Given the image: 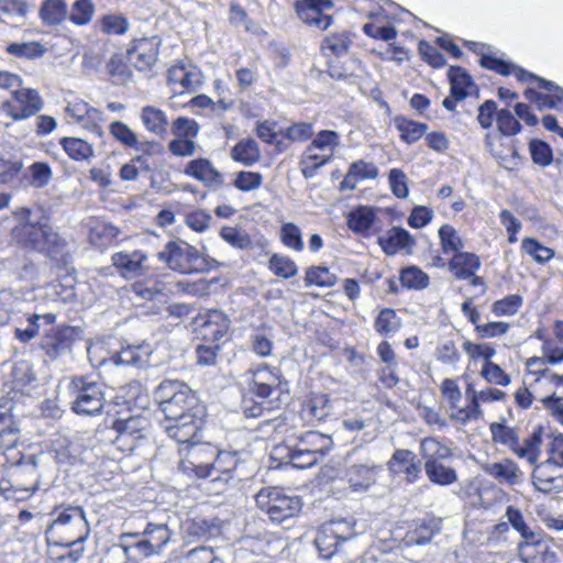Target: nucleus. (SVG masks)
Instances as JSON below:
<instances>
[{
	"label": "nucleus",
	"instance_id": "37998d69",
	"mask_svg": "<svg viewBox=\"0 0 563 563\" xmlns=\"http://www.w3.org/2000/svg\"><path fill=\"white\" fill-rule=\"evenodd\" d=\"M67 16V5L63 0H45L40 8V18L47 25H58Z\"/></svg>",
	"mask_w": 563,
	"mask_h": 563
},
{
	"label": "nucleus",
	"instance_id": "7ed1b4c3",
	"mask_svg": "<svg viewBox=\"0 0 563 563\" xmlns=\"http://www.w3.org/2000/svg\"><path fill=\"white\" fill-rule=\"evenodd\" d=\"M470 47L473 51H477L481 47V65L484 68L494 70L503 76L514 75L519 81L527 82L530 80L538 81L539 87L548 90L550 93H541V99L537 107L539 110L543 109H563V88L554 84L553 81L538 77L537 75L515 65L514 63L504 60L501 58L492 56L483 52L484 45L478 43H470Z\"/></svg>",
	"mask_w": 563,
	"mask_h": 563
},
{
	"label": "nucleus",
	"instance_id": "f8f14e48",
	"mask_svg": "<svg viewBox=\"0 0 563 563\" xmlns=\"http://www.w3.org/2000/svg\"><path fill=\"white\" fill-rule=\"evenodd\" d=\"M202 79L201 70L189 62H177L167 70V85L174 95L195 92Z\"/></svg>",
	"mask_w": 563,
	"mask_h": 563
},
{
	"label": "nucleus",
	"instance_id": "5701e85b",
	"mask_svg": "<svg viewBox=\"0 0 563 563\" xmlns=\"http://www.w3.org/2000/svg\"><path fill=\"white\" fill-rule=\"evenodd\" d=\"M561 467L549 461L534 464L532 472L534 487L545 494L560 492L563 487V477L560 474Z\"/></svg>",
	"mask_w": 563,
	"mask_h": 563
},
{
	"label": "nucleus",
	"instance_id": "0e129e2a",
	"mask_svg": "<svg viewBox=\"0 0 563 563\" xmlns=\"http://www.w3.org/2000/svg\"><path fill=\"white\" fill-rule=\"evenodd\" d=\"M7 52L11 55L34 59L41 57L45 49L41 44L36 42H27V43H12L7 47Z\"/></svg>",
	"mask_w": 563,
	"mask_h": 563
},
{
	"label": "nucleus",
	"instance_id": "7c9ffc66",
	"mask_svg": "<svg viewBox=\"0 0 563 563\" xmlns=\"http://www.w3.org/2000/svg\"><path fill=\"white\" fill-rule=\"evenodd\" d=\"M377 220L376 210L368 206H360L346 216V225L354 233L366 236Z\"/></svg>",
	"mask_w": 563,
	"mask_h": 563
},
{
	"label": "nucleus",
	"instance_id": "338daca9",
	"mask_svg": "<svg viewBox=\"0 0 563 563\" xmlns=\"http://www.w3.org/2000/svg\"><path fill=\"white\" fill-rule=\"evenodd\" d=\"M172 133L174 136L196 139L199 134V124L186 117H178L172 123Z\"/></svg>",
	"mask_w": 563,
	"mask_h": 563
},
{
	"label": "nucleus",
	"instance_id": "4d7b16f0",
	"mask_svg": "<svg viewBox=\"0 0 563 563\" xmlns=\"http://www.w3.org/2000/svg\"><path fill=\"white\" fill-rule=\"evenodd\" d=\"M350 44L351 38L347 33H334L323 40L321 49L325 55L328 54L327 52H330L335 56H340L347 52Z\"/></svg>",
	"mask_w": 563,
	"mask_h": 563
},
{
	"label": "nucleus",
	"instance_id": "f03ea898",
	"mask_svg": "<svg viewBox=\"0 0 563 563\" xmlns=\"http://www.w3.org/2000/svg\"><path fill=\"white\" fill-rule=\"evenodd\" d=\"M15 224L10 230V243L23 250L45 253L51 257L60 254L65 240L47 222L32 219V210L16 208L13 212Z\"/></svg>",
	"mask_w": 563,
	"mask_h": 563
},
{
	"label": "nucleus",
	"instance_id": "dca6fc26",
	"mask_svg": "<svg viewBox=\"0 0 563 563\" xmlns=\"http://www.w3.org/2000/svg\"><path fill=\"white\" fill-rule=\"evenodd\" d=\"M65 112L69 123L78 124L82 129L88 130L98 136L103 135V130L101 128L103 114L100 110L91 107L88 102L79 99L69 101Z\"/></svg>",
	"mask_w": 563,
	"mask_h": 563
},
{
	"label": "nucleus",
	"instance_id": "774afa93",
	"mask_svg": "<svg viewBox=\"0 0 563 563\" xmlns=\"http://www.w3.org/2000/svg\"><path fill=\"white\" fill-rule=\"evenodd\" d=\"M180 563H223L213 552L211 548L199 547L189 550L183 558Z\"/></svg>",
	"mask_w": 563,
	"mask_h": 563
},
{
	"label": "nucleus",
	"instance_id": "79ce46f5",
	"mask_svg": "<svg viewBox=\"0 0 563 563\" xmlns=\"http://www.w3.org/2000/svg\"><path fill=\"white\" fill-rule=\"evenodd\" d=\"M540 432L534 431L523 440L522 444L520 443L519 438L511 452L520 459H526L531 465H534L540 457Z\"/></svg>",
	"mask_w": 563,
	"mask_h": 563
},
{
	"label": "nucleus",
	"instance_id": "c03bdc74",
	"mask_svg": "<svg viewBox=\"0 0 563 563\" xmlns=\"http://www.w3.org/2000/svg\"><path fill=\"white\" fill-rule=\"evenodd\" d=\"M60 145L74 161H86L93 156V147L80 137H63Z\"/></svg>",
	"mask_w": 563,
	"mask_h": 563
},
{
	"label": "nucleus",
	"instance_id": "f3484780",
	"mask_svg": "<svg viewBox=\"0 0 563 563\" xmlns=\"http://www.w3.org/2000/svg\"><path fill=\"white\" fill-rule=\"evenodd\" d=\"M332 7L331 0H298L295 4L298 16L305 23L322 31L332 24V16L325 14Z\"/></svg>",
	"mask_w": 563,
	"mask_h": 563
},
{
	"label": "nucleus",
	"instance_id": "c85d7f7f",
	"mask_svg": "<svg viewBox=\"0 0 563 563\" xmlns=\"http://www.w3.org/2000/svg\"><path fill=\"white\" fill-rule=\"evenodd\" d=\"M67 333V328H57L44 334L41 340V349L49 360H56L69 350Z\"/></svg>",
	"mask_w": 563,
	"mask_h": 563
},
{
	"label": "nucleus",
	"instance_id": "f704fd0d",
	"mask_svg": "<svg viewBox=\"0 0 563 563\" xmlns=\"http://www.w3.org/2000/svg\"><path fill=\"white\" fill-rule=\"evenodd\" d=\"M89 241L96 246H107L120 234V229L110 222L93 219L88 222Z\"/></svg>",
	"mask_w": 563,
	"mask_h": 563
},
{
	"label": "nucleus",
	"instance_id": "3c124183",
	"mask_svg": "<svg viewBox=\"0 0 563 563\" xmlns=\"http://www.w3.org/2000/svg\"><path fill=\"white\" fill-rule=\"evenodd\" d=\"M439 239L444 254L462 252L463 242L457 231L450 224H443L439 229Z\"/></svg>",
	"mask_w": 563,
	"mask_h": 563
},
{
	"label": "nucleus",
	"instance_id": "b1692460",
	"mask_svg": "<svg viewBox=\"0 0 563 563\" xmlns=\"http://www.w3.org/2000/svg\"><path fill=\"white\" fill-rule=\"evenodd\" d=\"M389 467L395 474L402 475L408 483H415L420 478L421 462L410 450H396L389 461Z\"/></svg>",
	"mask_w": 563,
	"mask_h": 563
},
{
	"label": "nucleus",
	"instance_id": "4be33fe9",
	"mask_svg": "<svg viewBox=\"0 0 563 563\" xmlns=\"http://www.w3.org/2000/svg\"><path fill=\"white\" fill-rule=\"evenodd\" d=\"M533 385L537 400L544 402L550 399L563 396V375H558L548 368H533Z\"/></svg>",
	"mask_w": 563,
	"mask_h": 563
},
{
	"label": "nucleus",
	"instance_id": "c9c22d12",
	"mask_svg": "<svg viewBox=\"0 0 563 563\" xmlns=\"http://www.w3.org/2000/svg\"><path fill=\"white\" fill-rule=\"evenodd\" d=\"M506 394L503 390L496 388H486L473 395V404H468V409L460 411L461 416L465 419L478 420L483 416L481 404H487L493 401L504 400Z\"/></svg>",
	"mask_w": 563,
	"mask_h": 563
},
{
	"label": "nucleus",
	"instance_id": "ea45409f",
	"mask_svg": "<svg viewBox=\"0 0 563 563\" xmlns=\"http://www.w3.org/2000/svg\"><path fill=\"white\" fill-rule=\"evenodd\" d=\"M489 432L495 444L506 446L510 451H512L519 439L517 429L510 427L505 419L490 423Z\"/></svg>",
	"mask_w": 563,
	"mask_h": 563
},
{
	"label": "nucleus",
	"instance_id": "2eb2a0df",
	"mask_svg": "<svg viewBox=\"0 0 563 563\" xmlns=\"http://www.w3.org/2000/svg\"><path fill=\"white\" fill-rule=\"evenodd\" d=\"M297 446L300 453L303 452L307 461H298L300 455H291V464L297 468H307L318 463L329 452L332 439L318 431H309L300 438Z\"/></svg>",
	"mask_w": 563,
	"mask_h": 563
},
{
	"label": "nucleus",
	"instance_id": "1a4fd4ad",
	"mask_svg": "<svg viewBox=\"0 0 563 563\" xmlns=\"http://www.w3.org/2000/svg\"><path fill=\"white\" fill-rule=\"evenodd\" d=\"M43 99L37 90L20 88L12 91L11 99L0 104V115L13 121L26 120L43 109Z\"/></svg>",
	"mask_w": 563,
	"mask_h": 563
},
{
	"label": "nucleus",
	"instance_id": "cd10ccee",
	"mask_svg": "<svg viewBox=\"0 0 563 563\" xmlns=\"http://www.w3.org/2000/svg\"><path fill=\"white\" fill-rule=\"evenodd\" d=\"M379 467L374 464H354L347 472L346 477L350 487L354 492H365L375 482Z\"/></svg>",
	"mask_w": 563,
	"mask_h": 563
},
{
	"label": "nucleus",
	"instance_id": "13d9d810",
	"mask_svg": "<svg viewBox=\"0 0 563 563\" xmlns=\"http://www.w3.org/2000/svg\"><path fill=\"white\" fill-rule=\"evenodd\" d=\"M506 517L512 528L518 531L522 538L521 542H529L536 538L540 532H536L529 529L525 522L521 511L512 506H509L506 510Z\"/></svg>",
	"mask_w": 563,
	"mask_h": 563
},
{
	"label": "nucleus",
	"instance_id": "052dcab7",
	"mask_svg": "<svg viewBox=\"0 0 563 563\" xmlns=\"http://www.w3.org/2000/svg\"><path fill=\"white\" fill-rule=\"evenodd\" d=\"M521 247L523 252L530 255L536 262L544 263L554 256V251L540 244L533 238H526L522 240Z\"/></svg>",
	"mask_w": 563,
	"mask_h": 563
},
{
	"label": "nucleus",
	"instance_id": "6e6d98bb",
	"mask_svg": "<svg viewBox=\"0 0 563 563\" xmlns=\"http://www.w3.org/2000/svg\"><path fill=\"white\" fill-rule=\"evenodd\" d=\"M220 236L231 246L246 250L252 246L251 236L244 231L235 227H223Z\"/></svg>",
	"mask_w": 563,
	"mask_h": 563
},
{
	"label": "nucleus",
	"instance_id": "5fc2aeb1",
	"mask_svg": "<svg viewBox=\"0 0 563 563\" xmlns=\"http://www.w3.org/2000/svg\"><path fill=\"white\" fill-rule=\"evenodd\" d=\"M400 282L410 289H423L429 284V276L419 267L409 266L401 271Z\"/></svg>",
	"mask_w": 563,
	"mask_h": 563
},
{
	"label": "nucleus",
	"instance_id": "393cba45",
	"mask_svg": "<svg viewBox=\"0 0 563 563\" xmlns=\"http://www.w3.org/2000/svg\"><path fill=\"white\" fill-rule=\"evenodd\" d=\"M482 470L498 483L511 486L518 484L522 475L518 464L511 459L485 463Z\"/></svg>",
	"mask_w": 563,
	"mask_h": 563
},
{
	"label": "nucleus",
	"instance_id": "a19ab883",
	"mask_svg": "<svg viewBox=\"0 0 563 563\" xmlns=\"http://www.w3.org/2000/svg\"><path fill=\"white\" fill-rule=\"evenodd\" d=\"M151 354L150 346L128 345L120 352L110 356V361L117 365H140L145 362L146 356Z\"/></svg>",
	"mask_w": 563,
	"mask_h": 563
},
{
	"label": "nucleus",
	"instance_id": "bf43d9fd",
	"mask_svg": "<svg viewBox=\"0 0 563 563\" xmlns=\"http://www.w3.org/2000/svg\"><path fill=\"white\" fill-rule=\"evenodd\" d=\"M280 240L283 244L296 252L303 250V241L300 229L292 222L284 223L280 228Z\"/></svg>",
	"mask_w": 563,
	"mask_h": 563
},
{
	"label": "nucleus",
	"instance_id": "e2e57ef3",
	"mask_svg": "<svg viewBox=\"0 0 563 563\" xmlns=\"http://www.w3.org/2000/svg\"><path fill=\"white\" fill-rule=\"evenodd\" d=\"M481 376L487 383L499 386H508L511 382L510 376L499 365L493 362H484Z\"/></svg>",
	"mask_w": 563,
	"mask_h": 563
},
{
	"label": "nucleus",
	"instance_id": "0eeeda50",
	"mask_svg": "<svg viewBox=\"0 0 563 563\" xmlns=\"http://www.w3.org/2000/svg\"><path fill=\"white\" fill-rule=\"evenodd\" d=\"M73 409L77 415L95 416L106 402L102 385L86 377H75L71 383Z\"/></svg>",
	"mask_w": 563,
	"mask_h": 563
},
{
	"label": "nucleus",
	"instance_id": "2f4dec72",
	"mask_svg": "<svg viewBox=\"0 0 563 563\" xmlns=\"http://www.w3.org/2000/svg\"><path fill=\"white\" fill-rule=\"evenodd\" d=\"M239 465L236 453L229 451H218L211 466L212 482L228 483L232 478V473Z\"/></svg>",
	"mask_w": 563,
	"mask_h": 563
},
{
	"label": "nucleus",
	"instance_id": "a878e982",
	"mask_svg": "<svg viewBox=\"0 0 563 563\" xmlns=\"http://www.w3.org/2000/svg\"><path fill=\"white\" fill-rule=\"evenodd\" d=\"M184 173L206 186H218L222 183L220 172L207 158H196L188 162Z\"/></svg>",
	"mask_w": 563,
	"mask_h": 563
},
{
	"label": "nucleus",
	"instance_id": "9d476101",
	"mask_svg": "<svg viewBox=\"0 0 563 563\" xmlns=\"http://www.w3.org/2000/svg\"><path fill=\"white\" fill-rule=\"evenodd\" d=\"M57 516L48 530L67 537L66 543L74 544L84 541L89 534V526L81 507L68 506L56 509Z\"/></svg>",
	"mask_w": 563,
	"mask_h": 563
},
{
	"label": "nucleus",
	"instance_id": "e433bc0d",
	"mask_svg": "<svg viewBox=\"0 0 563 563\" xmlns=\"http://www.w3.org/2000/svg\"><path fill=\"white\" fill-rule=\"evenodd\" d=\"M450 79V93L456 100H464L471 95L474 82L471 76L461 67L452 66L448 71Z\"/></svg>",
	"mask_w": 563,
	"mask_h": 563
},
{
	"label": "nucleus",
	"instance_id": "bb28decb",
	"mask_svg": "<svg viewBox=\"0 0 563 563\" xmlns=\"http://www.w3.org/2000/svg\"><path fill=\"white\" fill-rule=\"evenodd\" d=\"M441 393L449 402L450 418L460 424H466L470 419H465L461 416L460 411L468 409V404L461 406L462 393L455 379L445 378L441 384Z\"/></svg>",
	"mask_w": 563,
	"mask_h": 563
},
{
	"label": "nucleus",
	"instance_id": "8fccbe9b",
	"mask_svg": "<svg viewBox=\"0 0 563 563\" xmlns=\"http://www.w3.org/2000/svg\"><path fill=\"white\" fill-rule=\"evenodd\" d=\"M336 283V276L324 266H313L307 269L305 284L307 287H332Z\"/></svg>",
	"mask_w": 563,
	"mask_h": 563
},
{
	"label": "nucleus",
	"instance_id": "58836bf2",
	"mask_svg": "<svg viewBox=\"0 0 563 563\" xmlns=\"http://www.w3.org/2000/svg\"><path fill=\"white\" fill-rule=\"evenodd\" d=\"M231 157L245 166H252L261 158L257 143L252 139L241 140L231 150Z\"/></svg>",
	"mask_w": 563,
	"mask_h": 563
},
{
	"label": "nucleus",
	"instance_id": "f257e3e1",
	"mask_svg": "<svg viewBox=\"0 0 563 563\" xmlns=\"http://www.w3.org/2000/svg\"><path fill=\"white\" fill-rule=\"evenodd\" d=\"M165 416L163 428L169 438L187 443L197 437L202 426L205 409L196 394L179 380H164L154 393Z\"/></svg>",
	"mask_w": 563,
	"mask_h": 563
},
{
	"label": "nucleus",
	"instance_id": "423d86ee",
	"mask_svg": "<svg viewBox=\"0 0 563 563\" xmlns=\"http://www.w3.org/2000/svg\"><path fill=\"white\" fill-rule=\"evenodd\" d=\"M255 501L257 507L268 516L269 520L277 523L295 517L302 507L298 496L288 495L278 487L262 488L256 494Z\"/></svg>",
	"mask_w": 563,
	"mask_h": 563
},
{
	"label": "nucleus",
	"instance_id": "4c0bfd02",
	"mask_svg": "<svg viewBox=\"0 0 563 563\" xmlns=\"http://www.w3.org/2000/svg\"><path fill=\"white\" fill-rule=\"evenodd\" d=\"M542 356L530 357L527 361V367L529 371L533 368H541L545 364H558L563 361V347L559 346L553 340L544 339L542 344Z\"/></svg>",
	"mask_w": 563,
	"mask_h": 563
},
{
	"label": "nucleus",
	"instance_id": "473e14b6",
	"mask_svg": "<svg viewBox=\"0 0 563 563\" xmlns=\"http://www.w3.org/2000/svg\"><path fill=\"white\" fill-rule=\"evenodd\" d=\"M481 261L470 252H457L449 262V269L456 279H468L479 269Z\"/></svg>",
	"mask_w": 563,
	"mask_h": 563
},
{
	"label": "nucleus",
	"instance_id": "39448f33",
	"mask_svg": "<svg viewBox=\"0 0 563 563\" xmlns=\"http://www.w3.org/2000/svg\"><path fill=\"white\" fill-rule=\"evenodd\" d=\"M168 268L180 274L203 273L210 269L208 258L189 243L177 240L168 242L157 254Z\"/></svg>",
	"mask_w": 563,
	"mask_h": 563
},
{
	"label": "nucleus",
	"instance_id": "ddd939ff",
	"mask_svg": "<svg viewBox=\"0 0 563 563\" xmlns=\"http://www.w3.org/2000/svg\"><path fill=\"white\" fill-rule=\"evenodd\" d=\"M148 427V420L141 416L117 420L114 429L118 435L114 444L120 451L132 453L139 446V443L146 438Z\"/></svg>",
	"mask_w": 563,
	"mask_h": 563
},
{
	"label": "nucleus",
	"instance_id": "412c9836",
	"mask_svg": "<svg viewBox=\"0 0 563 563\" xmlns=\"http://www.w3.org/2000/svg\"><path fill=\"white\" fill-rule=\"evenodd\" d=\"M148 256L141 250L132 252H118L112 255V264L119 269L120 274L126 278L140 277L148 272Z\"/></svg>",
	"mask_w": 563,
	"mask_h": 563
},
{
	"label": "nucleus",
	"instance_id": "49530a36",
	"mask_svg": "<svg viewBox=\"0 0 563 563\" xmlns=\"http://www.w3.org/2000/svg\"><path fill=\"white\" fill-rule=\"evenodd\" d=\"M396 128L400 133V137L408 144L415 143L421 139V136L428 130V125L424 123L416 122L406 118L396 119Z\"/></svg>",
	"mask_w": 563,
	"mask_h": 563
},
{
	"label": "nucleus",
	"instance_id": "6e6552de",
	"mask_svg": "<svg viewBox=\"0 0 563 563\" xmlns=\"http://www.w3.org/2000/svg\"><path fill=\"white\" fill-rule=\"evenodd\" d=\"M185 444L186 446L179 450L181 454L179 468L189 476L210 477L217 448L209 443H194L192 440Z\"/></svg>",
	"mask_w": 563,
	"mask_h": 563
},
{
	"label": "nucleus",
	"instance_id": "603ef678",
	"mask_svg": "<svg viewBox=\"0 0 563 563\" xmlns=\"http://www.w3.org/2000/svg\"><path fill=\"white\" fill-rule=\"evenodd\" d=\"M269 271L279 277L291 278L297 275L298 267L288 256L273 254L268 262Z\"/></svg>",
	"mask_w": 563,
	"mask_h": 563
},
{
	"label": "nucleus",
	"instance_id": "aec40b11",
	"mask_svg": "<svg viewBox=\"0 0 563 563\" xmlns=\"http://www.w3.org/2000/svg\"><path fill=\"white\" fill-rule=\"evenodd\" d=\"M229 330V319L219 310H209L199 314L196 331L198 335L210 342L221 340Z\"/></svg>",
	"mask_w": 563,
	"mask_h": 563
},
{
	"label": "nucleus",
	"instance_id": "c756f323",
	"mask_svg": "<svg viewBox=\"0 0 563 563\" xmlns=\"http://www.w3.org/2000/svg\"><path fill=\"white\" fill-rule=\"evenodd\" d=\"M140 119L148 133L159 137L167 134L169 121L162 109L155 106H145L141 109Z\"/></svg>",
	"mask_w": 563,
	"mask_h": 563
},
{
	"label": "nucleus",
	"instance_id": "a18cd8bd",
	"mask_svg": "<svg viewBox=\"0 0 563 563\" xmlns=\"http://www.w3.org/2000/svg\"><path fill=\"white\" fill-rule=\"evenodd\" d=\"M316 548L320 556L331 559L338 551L340 542L335 539L333 532L324 523L319 529L316 539Z\"/></svg>",
	"mask_w": 563,
	"mask_h": 563
},
{
	"label": "nucleus",
	"instance_id": "4468645a",
	"mask_svg": "<svg viewBox=\"0 0 563 563\" xmlns=\"http://www.w3.org/2000/svg\"><path fill=\"white\" fill-rule=\"evenodd\" d=\"M134 538L135 541L125 547V552L147 558L162 551L170 539V532L166 525L148 523L142 537L134 536Z\"/></svg>",
	"mask_w": 563,
	"mask_h": 563
},
{
	"label": "nucleus",
	"instance_id": "72a5a7b5",
	"mask_svg": "<svg viewBox=\"0 0 563 563\" xmlns=\"http://www.w3.org/2000/svg\"><path fill=\"white\" fill-rule=\"evenodd\" d=\"M379 244L386 254L393 255L401 250H411L415 239L405 229L393 227L385 238H379Z\"/></svg>",
	"mask_w": 563,
	"mask_h": 563
},
{
	"label": "nucleus",
	"instance_id": "a211bd4d",
	"mask_svg": "<svg viewBox=\"0 0 563 563\" xmlns=\"http://www.w3.org/2000/svg\"><path fill=\"white\" fill-rule=\"evenodd\" d=\"M518 550L527 563H558L556 553L551 539L539 533L529 542H520Z\"/></svg>",
	"mask_w": 563,
	"mask_h": 563
},
{
	"label": "nucleus",
	"instance_id": "9b49d317",
	"mask_svg": "<svg viewBox=\"0 0 563 563\" xmlns=\"http://www.w3.org/2000/svg\"><path fill=\"white\" fill-rule=\"evenodd\" d=\"M252 391L261 400L278 398L288 391V382L284 378L282 371L277 367L261 365L252 369Z\"/></svg>",
	"mask_w": 563,
	"mask_h": 563
},
{
	"label": "nucleus",
	"instance_id": "de8ad7c7",
	"mask_svg": "<svg viewBox=\"0 0 563 563\" xmlns=\"http://www.w3.org/2000/svg\"><path fill=\"white\" fill-rule=\"evenodd\" d=\"M401 327V321L395 310L383 309L374 321V328L380 335H390L396 333Z\"/></svg>",
	"mask_w": 563,
	"mask_h": 563
},
{
	"label": "nucleus",
	"instance_id": "6ab92c4d",
	"mask_svg": "<svg viewBox=\"0 0 563 563\" xmlns=\"http://www.w3.org/2000/svg\"><path fill=\"white\" fill-rule=\"evenodd\" d=\"M159 40L157 37L135 40L128 49V60L139 70L152 68L158 56Z\"/></svg>",
	"mask_w": 563,
	"mask_h": 563
},
{
	"label": "nucleus",
	"instance_id": "09e8293b",
	"mask_svg": "<svg viewBox=\"0 0 563 563\" xmlns=\"http://www.w3.org/2000/svg\"><path fill=\"white\" fill-rule=\"evenodd\" d=\"M109 133L123 146L139 148V135L128 124L114 121L109 125Z\"/></svg>",
	"mask_w": 563,
	"mask_h": 563
},
{
	"label": "nucleus",
	"instance_id": "680f3d73",
	"mask_svg": "<svg viewBox=\"0 0 563 563\" xmlns=\"http://www.w3.org/2000/svg\"><path fill=\"white\" fill-rule=\"evenodd\" d=\"M95 13V5L91 0H77L71 8L69 20L76 25L88 24Z\"/></svg>",
	"mask_w": 563,
	"mask_h": 563
},
{
	"label": "nucleus",
	"instance_id": "20e7f679",
	"mask_svg": "<svg viewBox=\"0 0 563 563\" xmlns=\"http://www.w3.org/2000/svg\"><path fill=\"white\" fill-rule=\"evenodd\" d=\"M420 455L424 461L426 475L432 484L450 486L459 481L455 468L445 463L453 455L446 444L435 438H424L420 441Z\"/></svg>",
	"mask_w": 563,
	"mask_h": 563
},
{
	"label": "nucleus",
	"instance_id": "69168bd1",
	"mask_svg": "<svg viewBox=\"0 0 563 563\" xmlns=\"http://www.w3.org/2000/svg\"><path fill=\"white\" fill-rule=\"evenodd\" d=\"M389 188L394 196L406 199L409 195L408 177L398 168H391L388 174Z\"/></svg>",
	"mask_w": 563,
	"mask_h": 563
},
{
	"label": "nucleus",
	"instance_id": "864d4df0",
	"mask_svg": "<svg viewBox=\"0 0 563 563\" xmlns=\"http://www.w3.org/2000/svg\"><path fill=\"white\" fill-rule=\"evenodd\" d=\"M309 145L311 148L319 150L333 156L335 148L340 145V135L338 132L332 130H322L317 133Z\"/></svg>",
	"mask_w": 563,
	"mask_h": 563
}]
</instances>
